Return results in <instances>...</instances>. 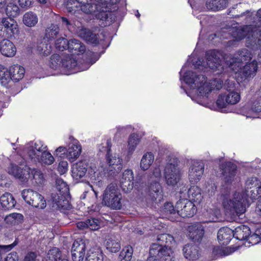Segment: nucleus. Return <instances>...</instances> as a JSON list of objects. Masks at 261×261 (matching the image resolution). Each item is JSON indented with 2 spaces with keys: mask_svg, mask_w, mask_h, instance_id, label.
Here are the masks:
<instances>
[{
  "mask_svg": "<svg viewBox=\"0 0 261 261\" xmlns=\"http://www.w3.org/2000/svg\"><path fill=\"white\" fill-rule=\"evenodd\" d=\"M27 152L31 161L34 156L39 155L42 152L47 150V146L41 141L30 142L25 146Z\"/></svg>",
  "mask_w": 261,
  "mask_h": 261,
  "instance_id": "obj_22",
  "label": "nucleus"
},
{
  "mask_svg": "<svg viewBox=\"0 0 261 261\" xmlns=\"http://www.w3.org/2000/svg\"><path fill=\"white\" fill-rule=\"evenodd\" d=\"M260 196L261 181L257 177H251L246 181L245 193L236 192L231 198H224L222 204L226 215L240 216L249 205L247 197L255 199Z\"/></svg>",
  "mask_w": 261,
  "mask_h": 261,
  "instance_id": "obj_2",
  "label": "nucleus"
},
{
  "mask_svg": "<svg viewBox=\"0 0 261 261\" xmlns=\"http://www.w3.org/2000/svg\"><path fill=\"white\" fill-rule=\"evenodd\" d=\"M257 22L254 24L246 25L243 29H237L233 32L232 36L237 40L247 38V46L250 47L258 53V60L261 64V9L256 14Z\"/></svg>",
  "mask_w": 261,
  "mask_h": 261,
  "instance_id": "obj_4",
  "label": "nucleus"
},
{
  "mask_svg": "<svg viewBox=\"0 0 261 261\" xmlns=\"http://www.w3.org/2000/svg\"><path fill=\"white\" fill-rule=\"evenodd\" d=\"M163 211L167 215H177L176 206L174 207L171 202L165 203Z\"/></svg>",
  "mask_w": 261,
  "mask_h": 261,
  "instance_id": "obj_54",
  "label": "nucleus"
},
{
  "mask_svg": "<svg viewBox=\"0 0 261 261\" xmlns=\"http://www.w3.org/2000/svg\"><path fill=\"white\" fill-rule=\"evenodd\" d=\"M188 198L191 201L200 203L202 199L201 189L197 186H191L188 191Z\"/></svg>",
  "mask_w": 261,
  "mask_h": 261,
  "instance_id": "obj_37",
  "label": "nucleus"
},
{
  "mask_svg": "<svg viewBox=\"0 0 261 261\" xmlns=\"http://www.w3.org/2000/svg\"><path fill=\"white\" fill-rule=\"evenodd\" d=\"M37 50L39 54L44 56H47L51 51V46L46 41L41 42L37 46Z\"/></svg>",
  "mask_w": 261,
  "mask_h": 261,
  "instance_id": "obj_49",
  "label": "nucleus"
},
{
  "mask_svg": "<svg viewBox=\"0 0 261 261\" xmlns=\"http://www.w3.org/2000/svg\"><path fill=\"white\" fill-rule=\"evenodd\" d=\"M237 166L236 165L228 162L226 163L223 168L222 174L224 176V184L222 185V193L224 194L229 193L231 189L230 184L234 180L236 174Z\"/></svg>",
  "mask_w": 261,
  "mask_h": 261,
  "instance_id": "obj_18",
  "label": "nucleus"
},
{
  "mask_svg": "<svg viewBox=\"0 0 261 261\" xmlns=\"http://www.w3.org/2000/svg\"><path fill=\"white\" fill-rule=\"evenodd\" d=\"M55 46L59 50L63 51L68 48V41L65 38L61 37L56 41Z\"/></svg>",
  "mask_w": 261,
  "mask_h": 261,
  "instance_id": "obj_52",
  "label": "nucleus"
},
{
  "mask_svg": "<svg viewBox=\"0 0 261 261\" xmlns=\"http://www.w3.org/2000/svg\"><path fill=\"white\" fill-rule=\"evenodd\" d=\"M105 246L107 249L112 253L118 252L121 248L119 240L114 236L109 237L106 240Z\"/></svg>",
  "mask_w": 261,
  "mask_h": 261,
  "instance_id": "obj_38",
  "label": "nucleus"
},
{
  "mask_svg": "<svg viewBox=\"0 0 261 261\" xmlns=\"http://www.w3.org/2000/svg\"><path fill=\"white\" fill-rule=\"evenodd\" d=\"M173 251L171 246H162L153 244L150 249L147 261H173Z\"/></svg>",
  "mask_w": 261,
  "mask_h": 261,
  "instance_id": "obj_13",
  "label": "nucleus"
},
{
  "mask_svg": "<svg viewBox=\"0 0 261 261\" xmlns=\"http://www.w3.org/2000/svg\"><path fill=\"white\" fill-rule=\"evenodd\" d=\"M19 34L17 21L11 18L3 17L0 19V37L12 39Z\"/></svg>",
  "mask_w": 261,
  "mask_h": 261,
  "instance_id": "obj_14",
  "label": "nucleus"
},
{
  "mask_svg": "<svg viewBox=\"0 0 261 261\" xmlns=\"http://www.w3.org/2000/svg\"><path fill=\"white\" fill-rule=\"evenodd\" d=\"M261 112V97L255 100L252 106L251 109L246 115L247 118H256L257 113Z\"/></svg>",
  "mask_w": 261,
  "mask_h": 261,
  "instance_id": "obj_46",
  "label": "nucleus"
},
{
  "mask_svg": "<svg viewBox=\"0 0 261 261\" xmlns=\"http://www.w3.org/2000/svg\"><path fill=\"white\" fill-rule=\"evenodd\" d=\"M70 51L74 52L77 54L75 55L78 59H81L83 61H93L95 58V56H87L88 52H92L88 50L86 52V46L80 40L76 39H71L68 41V48Z\"/></svg>",
  "mask_w": 261,
  "mask_h": 261,
  "instance_id": "obj_16",
  "label": "nucleus"
},
{
  "mask_svg": "<svg viewBox=\"0 0 261 261\" xmlns=\"http://www.w3.org/2000/svg\"><path fill=\"white\" fill-rule=\"evenodd\" d=\"M204 165L203 162L198 161H193L188 172L190 182L191 184L198 182L204 173Z\"/></svg>",
  "mask_w": 261,
  "mask_h": 261,
  "instance_id": "obj_20",
  "label": "nucleus"
},
{
  "mask_svg": "<svg viewBox=\"0 0 261 261\" xmlns=\"http://www.w3.org/2000/svg\"><path fill=\"white\" fill-rule=\"evenodd\" d=\"M177 215L184 217H192L197 211L193 202L187 199H180L176 204Z\"/></svg>",
  "mask_w": 261,
  "mask_h": 261,
  "instance_id": "obj_17",
  "label": "nucleus"
},
{
  "mask_svg": "<svg viewBox=\"0 0 261 261\" xmlns=\"http://www.w3.org/2000/svg\"><path fill=\"white\" fill-rule=\"evenodd\" d=\"M5 12L8 16V18L15 17L19 15L20 10L16 4L13 3H9L6 6Z\"/></svg>",
  "mask_w": 261,
  "mask_h": 261,
  "instance_id": "obj_47",
  "label": "nucleus"
},
{
  "mask_svg": "<svg viewBox=\"0 0 261 261\" xmlns=\"http://www.w3.org/2000/svg\"><path fill=\"white\" fill-rule=\"evenodd\" d=\"M43 261H69L67 259L61 258V252L57 248L50 249Z\"/></svg>",
  "mask_w": 261,
  "mask_h": 261,
  "instance_id": "obj_40",
  "label": "nucleus"
},
{
  "mask_svg": "<svg viewBox=\"0 0 261 261\" xmlns=\"http://www.w3.org/2000/svg\"><path fill=\"white\" fill-rule=\"evenodd\" d=\"M161 177V171L159 167L154 168L152 171V175L150 177L151 179L155 178V181H158Z\"/></svg>",
  "mask_w": 261,
  "mask_h": 261,
  "instance_id": "obj_60",
  "label": "nucleus"
},
{
  "mask_svg": "<svg viewBox=\"0 0 261 261\" xmlns=\"http://www.w3.org/2000/svg\"><path fill=\"white\" fill-rule=\"evenodd\" d=\"M15 45L8 38H5L0 42V52L5 57H13L16 54Z\"/></svg>",
  "mask_w": 261,
  "mask_h": 261,
  "instance_id": "obj_26",
  "label": "nucleus"
},
{
  "mask_svg": "<svg viewBox=\"0 0 261 261\" xmlns=\"http://www.w3.org/2000/svg\"><path fill=\"white\" fill-rule=\"evenodd\" d=\"M87 56H95L93 61H83L78 59L73 54H63L61 56V72L66 75L74 74L78 72L86 70L95 63L99 58L100 55L93 52H88Z\"/></svg>",
  "mask_w": 261,
  "mask_h": 261,
  "instance_id": "obj_6",
  "label": "nucleus"
},
{
  "mask_svg": "<svg viewBox=\"0 0 261 261\" xmlns=\"http://www.w3.org/2000/svg\"><path fill=\"white\" fill-rule=\"evenodd\" d=\"M112 147V142L110 139L105 140L99 146V150L101 152H105L106 154V159L108 164V167L107 169L103 166V168L106 173V176H112L115 178L122 169V160L119 154H111V148Z\"/></svg>",
  "mask_w": 261,
  "mask_h": 261,
  "instance_id": "obj_8",
  "label": "nucleus"
},
{
  "mask_svg": "<svg viewBox=\"0 0 261 261\" xmlns=\"http://www.w3.org/2000/svg\"><path fill=\"white\" fill-rule=\"evenodd\" d=\"M134 174L132 170H125L119 178L120 186L122 190L125 192H129L134 187Z\"/></svg>",
  "mask_w": 261,
  "mask_h": 261,
  "instance_id": "obj_24",
  "label": "nucleus"
},
{
  "mask_svg": "<svg viewBox=\"0 0 261 261\" xmlns=\"http://www.w3.org/2000/svg\"><path fill=\"white\" fill-rule=\"evenodd\" d=\"M88 227L91 230H96L99 228L100 222L95 218H91L87 220Z\"/></svg>",
  "mask_w": 261,
  "mask_h": 261,
  "instance_id": "obj_55",
  "label": "nucleus"
},
{
  "mask_svg": "<svg viewBox=\"0 0 261 261\" xmlns=\"http://www.w3.org/2000/svg\"><path fill=\"white\" fill-rule=\"evenodd\" d=\"M59 28L55 24H51L46 30L45 37L49 40H51L56 38L59 33Z\"/></svg>",
  "mask_w": 261,
  "mask_h": 261,
  "instance_id": "obj_51",
  "label": "nucleus"
},
{
  "mask_svg": "<svg viewBox=\"0 0 261 261\" xmlns=\"http://www.w3.org/2000/svg\"><path fill=\"white\" fill-rule=\"evenodd\" d=\"M233 237V230L228 227H222L218 232L217 238L220 244L227 245Z\"/></svg>",
  "mask_w": 261,
  "mask_h": 261,
  "instance_id": "obj_28",
  "label": "nucleus"
},
{
  "mask_svg": "<svg viewBox=\"0 0 261 261\" xmlns=\"http://www.w3.org/2000/svg\"><path fill=\"white\" fill-rule=\"evenodd\" d=\"M8 172L23 183L30 179L32 182L39 185L44 180V175L40 170L32 169L27 166L21 167L12 164L8 168Z\"/></svg>",
  "mask_w": 261,
  "mask_h": 261,
  "instance_id": "obj_7",
  "label": "nucleus"
},
{
  "mask_svg": "<svg viewBox=\"0 0 261 261\" xmlns=\"http://www.w3.org/2000/svg\"><path fill=\"white\" fill-rule=\"evenodd\" d=\"M177 158L168 156L164 169V177L166 184L169 186H175L180 180L181 171L178 166Z\"/></svg>",
  "mask_w": 261,
  "mask_h": 261,
  "instance_id": "obj_12",
  "label": "nucleus"
},
{
  "mask_svg": "<svg viewBox=\"0 0 261 261\" xmlns=\"http://www.w3.org/2000/svg\"><path fill=\"white\" fill-rule=\"evenodd\" d=\"M68 169V163L66 161H61L59 162L58 171L60 174H64L66 173Z\"/></svg>",
  "mask_w": 261,
  "mask_h": 261,
  "instance_id": "obj_58",
  "label": "nucleus"
},
{
  "mask_svg": "<svg viewBox=\"0 0 261 261\" xmlns=\"http://www.w3.org/2000/svg\"><path fill=\"white\" fill-rule=\"evenodd\" d=\"M16 201L12 195L8 193H5L0 197V205L4 209L13 208Z\"/></svg>",
  "mask_w": 261,
  "mask_h": 261,
  "instance_id": "obj_36",
  "label": "nucleus"
},
{
  "mask_svg": "<svg viewBox=\"0 0 261 261\" xmlns=\"http://www.w3.org/2000/svg\"><path fill=\"white\" fill-rule=\"evenodd\" d=\"M205 216L208 218L209 221H217L221 216L220 209L216 206L212 205L206 210Z\"/></svg>",
  "mask_w": 261,
  "mask_h": 261,
  "instance_id": "obj_44",
  "label": "nucleus"
},
{
  "mask_svg": "<svg viewBox=\"0 0 261 261\" xmlns=\"http://www.w3.org/2000/svg\"><path fill=\"white\" fill-rule=\"evenodd\" d=\"M86 246L82 240L74 242L71 249V257L73 261H83L85 256Z\"/></svg>",
  "mask_w": 261,
  "mask_h": 261,
  "instance_id": "obj_23",
  "label": "nucleus"
},
{
  "mask_svg": "<svg viewBox=\"0 0 261 261\" xmlns=\"http://www.w3.org/2000/svg\"><path fill=\"white\" fill-rule=\"evenodd\" d=\"M226 92L219 95L217 100L218 108H225L227 105H234L238 103L241 99L240 92L236 89L233 81L227 80L224 85Z\"/></svg>",
  "mask_w": 261,
  "mask_h": 261,
  "instance_id": "obj_11",
  "label": "nucleus"
},
{
  "mask_svg": "<svg viewBox=\"0 0 261 261\" xmlns=\"http://www.w3.org/2000/svg\"><path fill=\"white\" fill-rule=\"evenodd\" d=\"M154 161V155L151 151L145 152L140 161V168L142 170L146 171L148 170Z\"/></svg>",
  "mask_w": 261,
  "mask_h": 261,
  "instance_id": "obj_34",
  "label": "nucleus"
},
{
  "mask_svg": "<svg viewBox=\"0 0 261 261\" xmlns=\"http://www.w3.org/2000/svg\"><path fill=\"white\" fill-rule=\"evenodd\" d=\"M184 255L187 259L194 260L199 257L198 247L192 244L186 245L183 248Z\"/></svg>",
  "mask_w": 261,
  "mask_h": 261,
  "instance_id": "obj_29",
  "label": "nucleus"
},
{
  "mask_svg": "<svg viewBox=\"0 0 261 261\" xmlns=\"http://www.w3.org/2000/svg\"><path fill=\"white\" fill-rule=\"evenodd\" d=\"M61 61V56L58 54L53 55L50 59V67L54 70H59L61 72L62 63Z\"/></svg>",
  "mask_w": 261,
  "mask_h": 261,
  "instance_id": "obj_48",
  "label": "nucleus"
},
{
  "mask_svg": "<svg viewBox=\"0 0 261 261\" xmlns=\"http://www.w3.org/2000/svg\"><path fill=\"white\" fill-rule=\"evenodd\" d=\"M133 250L130 246L124 247L119 255V261H129L132 258Z\"/></svg>",
  "mask_w": 261,
  "mask_h": 261,
  "instance_id": "obj_50",
  "label": "nucleus"
},
{
  "mask_svg": "<svg viewBox=\"0 0 261 261\" xmlns=\"http://www.w3.org/2000/svg\"><path fill=\"white\" fill-rule=\"evenodd\" d=\"M119 0H70L68 2L66 8L69 12L75 14L81 10L86 14L94 13L95 16L101 20L108 17V12L112 10V6Z\"/></svg>",
  "mask_w": 261,
  "mask_h": 261,
  "instance_id": "obj_3",
  "label": "nucleus"
},
{
  "mask_svg": "<svg viewBox=\"0 0 261 261\" xmlns=\"http://www.w3.org/2000/svg\"><path fill=\"white\" fill-rule=\"evenodd\" d=\"M156 243L158 245H162V246H171L170 245L174 243L173 237L169 234H161L158 235L157 237Z\"/></svg>",
  "mask_w": 261,
  "mask_h": 261,
  "instance_id": "obj_45",
  "label": "nucleus"
},
{
  "mask_svg": "<svg viewBox=\"0 0 261 261\" xmlns=\"http://www.w3.org/2000/svg\"><path fill=\"white\" fill-rule=\"evenodd\" d=\"M66 148V158L70 162H73L80 156L82 147L80 142L73 136H69Z\"/></svg>",
  "mask_w": 261,
  "mask_h": 261,
  "instance_id": "obj_19",
  "label": "nucleus"
},
{
  "mask_svg": "<svg viewBox=\"0 0 261 261\" xmlns=\"http://www.w3.org/2000/svg\"><path fill=\"white\" fill-rule=\"evenodd\" d=\"M227 4V0H207L206 6L209 10L217 11L225 8Z\"/></svg>",
  "mask_w": 261,
  "mask_h": 261,
  "instance_id": "obj_35",
  "label": "nucleus"
},
{
  "mask_svg": "<svg viewBox=\"0 0 261 261\" xmlns=\"http://www.w3.org/2000/svg\"><path fill=\"white\" fill-rule=\"evenodd\" d=\"M87 172L90 179L95 183L101 181L106 174L103 164L98 161L81 160L72 166V176L76 179L83 177Z\"/></svg>",
  "mask_w": 261,
  "mask_h": 261,
  "instance_id": "obj_5",
  "label": "nucleus"
},
{
  "mask_svg": "<svg viewBox=\"0 0 261 261\" xmlns=\"http://www.w3.org/2000/svg\"><path fill=\"white\" fill-rule=\"evenodd\" d=\"M66 147L60 146L58 147L54 152V155L56 156L62 158L64 155H66Z\"/></svg>",
  "mask_w": 261,
  "mask_h": 261,
  "instance_id": "obj_61",
  "label": "nucleus"
},
{
  "mask_svg": "<svg viewBox=\"0 0 261 261\" xmlns=\"http://www.w3.org/2000/svg\"><path fill=\"white\" fill-rule=\"evenodd\" d=\"M163 191L159 181H154L150 184L147 199L152 204H157L163 199Z\"/></svg>",
  "mask_w": 261,
  "mask_h": 261,
  "instance_id": "obj_21",
  "label": "nucleus"
},
{
  "mask_svg": "<svg viewBox=\"0 0 261 261\" xmlns=\"http://www.w3.org/2000/svg\"><path fill=\"white\" fill-rule=\"evenodd\" d=\"M10 75L12 82H17L23 79L25 74V69L18 64H14L10 66Z\"/></svg>",
  "mask_w": 261,
  "mask_h": 261,
  "instance_id": "obj_33",
  "label": "nucleus"
},
{
  "mask_svg": "<svg viewBox=\"0 0 261 261\" xmlns=\"http://www.w3.org/2000/svg\"><path fill=\"white\" fill-rule=\"evenodd\" d=\"M86 260L103 261V254L101 251L98 248H91L88 252Z\"/></svg>",
  "mask_w": 261,
  "mask_h": 261,
  "instance_id": "obj_41",
  "label": "nucleus"
},
{
  "mask_svg": "<svg viewBox=\"0 0 261 261\" xmlns=\"http://www.w3.org/2000/svg\"><path fill=\"white\" fill-rule=\"evenodd\" d=\"M189 238L195 242L200 241L204 234V228L199 223L191 225L188 228Z\"/></svg>",
  "mask_w": 261,
  "mask_h": 261,
  "instance_id": "obj_27",
  "label": "nucleus"
},
{
  "mask_svg": "<svg viewBox=\"0 0 261 261\" xmlns=\"http://www.w3.org/2000/svg\"><path fill=\"white\" fill-rule=\"evenodd\" d=\"M102 203L113 210H120L123 203L122 194L116 184L109 185L103 191Z\"/></svg>",
  "mask_w": 261,
  "mask_h": 261,
  "instance_id": "obj_9",
  "label": "nucleus"
},
{
  "mask_svg": "<svg viewBox=\"0 0 261 261\" xmlns=\"http://www.w3.org/2000/svg\"><path fill=\"white\" fill-rule=\"evenodd\" d=\"M220 55L218 51L211 50L205 54V61L203 59H197L195 61L192 59L194 55H192L179 72L180 81L186 84L189 91L185 89L182 85L181 88L192 100L199 105L205 106L206 102L205 100L207 99L209 94L215 89H220L223 85V81L217 79L207 80L205 75L199 74L196 71H185L186 66H189L191 62L195 69L203 72H207L211 70L216 75L228 74L233 75L234 74L236 78L240 77L242 79L253 78L256 75L258 68L256 60L247 63L242 67L243 62L250 61L252 58V54L248 49H243L234 55L225 57V67L220 64Z\"/></svg>",
  "mask_w": 261,
  "mask_h": 261,
  "instance_id": "obj_1",
  "label": "nucleus"
},
{
  "mask_svg": "<svg viewBox=\"0 0 261 261\" xmlns=\"http://www.w3.org/2000/svg\"><path fill=\"white\" fill-rule=\"evenodd\" d=\"M4 261H18V255L16 252L8 254Z\"/></svg>",
  "mask_w": 261,
  "mask_h": 261,
  "instance_id": "obj_62",
  "label": "nucleus"
},
{
  "mask_svg": "<svg viewBox=\"0 0 261 261\" xmlns=\"http://www.w3.org/2000/svg\"><path fill=\"white\" fill-rule=\"evenodd\" d=\"M37 255L35 252H28L25 256L23 261H36Z\"/></svg>",
  "mask_w": 261,
  "mask_h": 261,
  "instance_id": "obj_63",
  "label": "nucleus"
},
{
  "mask_svg": "<svg viewBox=\"0 0 261 261\" xmlns=\"http://www.w3.org/2000/svg\"><path fill=\"white\" fill-rule=\"evenodd\" d=\"M116 135H126L133 130V127L130 125L126 126H118L116 127Z\"/></svg>",
  "mask_w": 261,
  "mask_h": 261,
  "instance_id": "obj_53",
  "label": "nucleus"
},
{
  "mask_svg": "<svg viewBox=\"0 0 261 261\" xmlns=\"http://www.w3.org/2000/svg\"><path fill=\"white\" fill-rule=\"evenodd\" d=\"M32 161L39 163L42 165H51L55 162V159L50 152L45 150L39 155L34 156V160Z\"/></svg>",
  "mask_w": 261,
  "mask_h": 261,
  "instance_id": "obj_32",
  "label": "nucleus"
},
{
  "mask_svg": "<svg viewBox=\"0 0 261 261\" xmlns=\"http://www.w3.org/2000/svg\"><path fill=\"white\" fill-rule=\"evenodd\" d=\"M34 0H18L19 6L23 9H28L33 5Z\"/></svg>",
  "mask_w": 261,
  "mask_h": 261,
  "instance_id": "obj_59",
  "label": "nucleus"
},
{
  "mask_svg": "<svg viewBox=\"0 0 261 261\" xmlns=\"http://www.w3.org/2000/svg\"><path fill=\"white\" fill-rule=\"evenodd\" d=\"M74 31L79 37L82 38L88 43L96 44L98 43V36L93 34L89 29L82 26L78 27Z\"/></svg>",
  "mask_w": 261,
  "mask_h": 261,
  "instance_id": "obj_25",
  "label": "nucleus"
},
{
  "mask_svg": "<svg viewBox=\"0 0 261 261\" xmlns=\"http://www.w3.org/2000/svg\"><path fill=\"white\" fill-rule=\"evenodd\" d=\"M236 250V248L234 247H226L222 250L223 254L224 256H227L231 254Z\"/></svg>",
  "mask_w": 261,
  "mask_h": 261,
  "instance_id": "obj_64",
  "label": "nucleus"
},
{
  "mask_svg": "<svg viewBox=\"0 0 261 261\" xmlns=\"http://www.w3.org/2000/svg\"><path fill=\"white\" fill-rule=\"evenodd\" d=\"M250 230L248 226L241 225L236 227L233 231L234 237L239 240H246L250 234Z\"/></svg>",
  "mask_w": 261,
  "mask_h": 261,
  "instance_id": "obj_39",
  "label": "nucleus"
},
{
  "mask_svg": "<svg viewBox=\"0 0 261 261\" xmlns=\"http://www.w3.org/2000/svg\"><path fill=\"white\" fill-rule=\"evenodd\" d=\"M17 244V241L15 240L12 244L8 245H0V260L3 255L6 252L13 249Z\"/></svg>",
  "mask_w": 261,
  "mask_h": 261,
  "instance_id": "obj_56",
  "label": "nucleus"
},
{
  "mask_svg": "<svg viewBox=\"0 0 261 261\" xmlns=\"http://www.w3.org/2000/svg\"><path fill=\"white\" fill-rule=\"evenodd\" d=\"M38 18L37 15L32 12H26L23 16V23L28 27H34L38 22Z\"/></svg>",
  "mask_w": 261,
  "mask_h": 261,
  "instance_id": "obj_42",
  "label": "nucleus"
},
{
  "mask_svg": "<svg viewBox=\"0 0 261 261\" xmlns=\"http://www.w3.org/2000/svg\"><path fill=\"white\" fill-rule=\"evenodd\" d=\"M56 182L59 193L51 194L53 207L60 210H68L70 208L68 199L69 187L66 182L61 178H57Z\"/></svg>",
  "mask_w": 261,
  "mask_h": 261,
  "instance_id": "obj_10",
  "label": "nucleus"
},
{
  "mask_svg": "<svg viewBox=\"0 0 261 261\" xmlns=\"http://www.w3.org/2000/svg\"><path fill=\"white\" fill-rule=\"evenodd\" d=\"M246 240L251 245L257 244L261 241L258 236L256 234L255 231L252 234H251L250 232V234L248 235Z\"/></svg>",
  "mask_w": 261,
  "mask_h": 261,
  "instance_id": "obj_57",
  "label": "nucleus"
},
{
  "mask_svg": "<svg viewBox=\"0 0 261 261\" xmlns=\"http://www.w3.org/2000/svg\"><path fill=\"white\" fill-rule=\"evenodd\" d=\"M140 141L141 139L138 134L132 133L129 136L127 141V148L125 150L127 155H132L133 154Z\"/></svg>",
  "mask_w": 261,
  "mask_h": 261,
  "instance_id": "obj_31",
  "label": "nucleus"
},
{
  "mask_svg": "<svg viewBox=\"0 0 261 261\" xmlns=\"http://www.w3.org/2000/svg\"><path fill=\"white\" fill-rule=\"evenodd\" d=\"M10 71V67L7 68L0 64V83L6 88L10 87L13 83Z\"/></svg>",
  "mask_w": 261,
  "mask_h": 261,
  "instance_id": "obj_30",
  "label": "nucleus"
},
{
  "mask_svg": "<svg viewBox=\"0 0 261 261\" xmlns=\"http://www.w3.org/2000/svg\"><path fill=\"white\" fill-rule=\"evenodd\" d=\"M22 197L29 205L36 208H44L46 206V200L39 193L32 189H24L21 192Z\"/></svg>",
  "mask_w": 261,
  "mask_h": 261,
  "instance_id": "obj_15",
  "label": "nucleus"
},
{
  "mask_svg": "<svg viewBox=\"0 0 261 261\" xmlns=\"http://www.w3.org/2000/svg\"><path fill=\"white\" fill-rule=\"evenodd\" d=\"M23 216L19 213H12L5 218V222L9 225H18L22 222Z\"/></svg>",
  "mask_w": 261,
  "mask_h": 261,
  "instance_id": "obj_43",
  "label": "nucleus"
}]
</instances>
